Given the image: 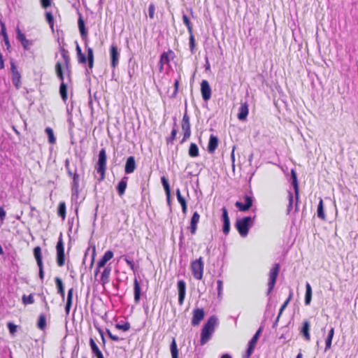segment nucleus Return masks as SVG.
I'll return each mask as SVG.
<instances>
[{"mask_svg": "<svg viewBox=\"0 0 358 358\" xmlns=\"http://www.w3.org/2000/svg\"><path fill=\"white\" fill-rule=\"evenodd\" d=\"M205 313L203 308H196L193 310V317L192 319V324L198 326L203 319Z\"/></svg>", "mask_w": 358, "mask_h": 358, "instance_id": "16", "label": "nucleus"}, {"mask_svg": "<svg viewBox=\"0 0 358 358\" xmlns=\"http://www.w3.org/2000/svg\"><path fill=\"white\" fill-rule=\"evenodd\" d=\"M181 127L184 134L183 138L180 141V143H183L187 139H188L190 137L191 135L189 117L187 115V110H185V114L182 120Z\"/></svg>", "mask_w": 358, "mask_h": 358, "instance_id": "8", "label": "nucleus"}, {"mask_svg": "<svg viewBox=\"0 0 358 358\" xmlns=\"http://www.w3.org/2000/svg\"><path fill=\"white\" fill-rule=\"evenodd\" d=\"M59 94L64 102H66L68 98L67 94V84L65 82H62L59 86Z\"/></svg>", "mask_w": 358, "mask_h": 358, "instance_id": "34", "label": "nucleus"}, {"mask_svg": "<svg viewBox=\"0 0 358 358\" xmlns=\"http://www.w3.org/2000/svg\"><path fill=\"white\" fill-rule=\"evenodd\" d=\"M310 322L305 320L303 322L302 327L300 329V334L304 338L306 341H310Z\"/></svg>", "mask_w": 358, "mask_h": 358, "instance_id": "19", "label": "nucleus"}, {"mask_svg": "<svg viewBox=\"0 0 358 358\" xmlns=\"http://www.w3.org/2000/svg\"><path fill=\"white\" fill-rule=\"evenodd\" d=\"M59 52L63 59V63L58 61L55 64V73L62 82H64V72L66 74L67 80L71 82V58L69 51L63 46H59Z\"/></svg>", "mask_w": 358, "mask_h": 358, "instance_id": "1", "label": "nucleus"}, {"mask_svg": "<svg viewBox=\"0 0 358 358\" xmlns=\"http://www.w3.org/2000/svg\"><path fill=\"white\" fill-rule=\"evenodd\" d=\"M110 66L115 69L119 64L120 52L116 45L113 43L110 47Z\"/></svg>", "mask_w": 358, "mask_h": 358, "instance_id": "11", "label": "nucleus"}, {"mask_svg": "<svg viewBox=\"0 0 358 358\" xmlns=\"http://www.w3.org/2000/svg\"><path fill=\"white\" fill-rule=\"evenodd\" d=\"M106 160L107 156L105 148H102L99 153V159L96 165V170L100 175L99 181H102L105 178V173L106 170Z\"/></svg>", "mask_w": 358, "mask_h": 358, "instance_id": "4", "label": "nucleus"}, {"mask_svg": "<svg viewBox=\"0 0 358 358\" xmlns=\"http://www.w3.org/2000/svg\"><path fill=\"white\" fill-rule=\"evenodd\" d=\"M155 6L154 3H150L148 7V15L150 19H153L155 17Z\"/></svg>", "mask_w": 358, "mask_h": 358, "instance_id": "57", "label": "nucleus"}, {"mask_svg": "<svg viewBox=\"0 0 358 358\" xmlns=\"http://www.w3.org/2000/svg\"><path fill=\"white\" fill-rule=\"evenodd\" d=\"M178 133V126L176 120L173 123V128L171 132V134L169 137L166 138V143L167 144H173L174 140L176 139V134Z\"/></svg>", "mask_w": 358, "mask_h": 358, "instance_id": "32", "label": "nucleus"}, {"mask_svg": "<svg viewBox=\"0 0 358 358\" xmlns=\"http://www.w3.org/2000/svg\"><path fill=\"white\" fill-rule=\"evenodd\" d=\"M169 54H173V52L171 50H169V52H164L161 55L159 62V64L160 65V71L162 70L163 65L164 64H169V62H170Z\"/></svg>", "mask_w": 358, "mask_h": 358, "instance_id": "31", "label": "nucleus"}, {"mask_svg": "<svg viewBox=\"0 0 358 358\" xmlns=\"http://www.w3.org/2000/svg\"><path fill=\"white\" fill-rule=\"evenodd\" d=\"M204 264L202 257L193 261L191 263V270L193 276L197 280H201L203 273Z\"/></svg>", "mask_w": 358, "mask_h": 358, "instance_id": "5", "label": "nucleus"}, {"mask_svg": "<svg viewBox=\"0 0 358 358\" xmlns=\"http://www.w3.org/2000/svg\"><path fill=\"white\" fill-rule=\"evenodd\" d=\"M124 260L126 262L127 264L131 268V270H134V262L132 259H131L128 256H122Z\"/></svg>", "mask_w": 358, "mask_h": 358, "instance_id": "56", "label": "nucleus"}, {"mask_svg": "<svg viewBox=\"0 0 358 358\" xmlns=\"http://www.w3.org/2000/svg\"><path fill=\"white\" fill-rule=\"evenodd\" d=\"M244 201H245V203H246L247 205H248L249 206H252V203H253V197L252 196H249V195H245L244 196Z\"/></svg>", "mask_w": 358, "mask_h": 358, "instance_id": "62", "label": "nucleus"}, {"mask_svg": "<svg viewBox=\"0 0 358 358\" xmlns=\"http://www.w3.org/2000/svg\"><path fill=\"white\" fill-rule=\"evenodd\" d=\"M45 131L46 134L48 135V142L50 144H55L56 142V138L54 136V132H53L52 129H51L50 127H47Z\"/></svg>", "mask_w": 358, "mask_h": 358, "instance_id": "43", "label": "nucleus"}, {"mask_svg": "<svg viewBox=\"0 0 358 358\" xmlns=\"http://www.w3.org/2000/svg\"><path fill=\"white\" fill-rule=\"evenodd\" d=\"M188 154L191 157H198L199 155V148L196 143H192L189 145Z\"/></svg>", "mask_w": 358, "mask_h": 358, "instance_id": "37", "label": "nucleus"}, {"mask_svg": "<svg viewBox=\"0 0 358 358\" xmlns=\"http://www.w3.org/2000/svg\"><path fill=\"white\" fill-rule=\"evenodd\" d=\"M317 215L318 218L321 219L322 220H326V215L324 213V208L323 201H322V199H320V202L317 205Z\"/></svg>", "mask_w": 358, "mask_h": 358, "instance_id": "33", "label": "nucleus"}, {"mask_svg": "<svg viewBox=\"0 0 358 358\" xmlns=\"http://www.w3.org/2000/svg\"><path fill=\"white\" fill-rule=\"evenodd\" d=\"M288 197H289V205L287 206V212L289 213L292 208V204H293V194L291 192H288Z\"/></svg>", "mask_w": 358, "mask_h": 358, "instance_id": "61", "label": "nucleus"}, {"mask_svg": "<svg viewBox=\"0 0 358 358\" xmlns=\"http://www.w3.org/2000/svg\"><path fill=\"white\" fill-rule=\"evenodd\" d=\"M72 178L71 183V198L73 200H77L79 195V180L80 176L77 173V168L74 166V173Z\"/></svg>", "mask_w": 358, "mask_h": 358, "instance_id": "9", "label": "nucleus"}, {"mask_svg": "<svg viewBox=\"0 0 358 358\" xmlns=\"http://www.w3.org/2000/svg\"><path fill=\"white\" fill-rule=\"evenodd\" d=\"M57 251V264L59 266H63L65 263L64 247L62 238V233H60L58 241L56 245Z\"/></svg>", "mask_w": 358, "mask_h": 358, "instance_id": "6", "label": "nucleus"}, {"mask_svg": "<svg viewBox=\"0 0 358 358\" xmlns=\"http://www.w3.org/2000/svg\"><path fill=\"white\" fill-rule=\"evenodd\" d=\"M182 21H183V23L187 27L189 34V33H192V31H193L192 25L191 22H190V20L189 19V17H188V16L187 15L183 14V15H182Z\"/></svg>", "mask_w": 358, "mask_h": 358, "instance_id": "45", "label": "nucleus"}, {"mask_svg": "<svg viewBox=\"0 0 358 358\" xmlns=\"http://www.w3.org/2000/svg\"><path fill=\"white\" fill-rule=\"evenodd\" d=\"M279 270L280 265L278 264H275L269 271V280L268 282V290L266 293L267 296H268L271 294V292L273 291L279 273Z\"/></svg>", "mask_w": 358, "mask_h": 358, "instance_id": "7", "label": "nucleus"}, {"mask_svg": "<svg viewBox=\"0 0 358 358\" xmlns=\"http://www.w3.org/2000/svg\"><path fill=\"white\" fill-rule=\"evenodd\" d=\"M255 346L248 344V347L245 351V355H243V358H250L254 351Z\"/></svg>", "mask_w": 358, "mask_h": 358, "instance_id": "53", "label": "nucleus"}, {"mask_svg": "<svg viewBox=\"0 0 358 358\" xmlns=\"http://www.w3.org/2000/svg\"><path fill=\"white\" fill-rule=\"evenodd\" d=\"M113 257V252L111 250H107L103 256L100 259L98 262V267H104L107 262L111 259Z\"/></svg>", "mask_w": 358, "mask_h": 358, "instance_id": "26", "label": "nucleus"}, {"mask_svg": "<svg viewBox=\"0 0 358 358\" xmlns=\"http://www.w3.org/2000/svg\"><path fill=\"white\" fill-rule=\"evenodd\" d=\"M201 93L202 98L205 101H208L211 97V88L206 80H203L201 83Z\"/></svg>", "mask_w": 358, "mask_h": 358, "instance_id": "14", "label": "nucleus"}, {"mask_svg": "<svg viewBox=\"0 0 358 358\" xmlns=\"http://www.w3.org/2000/svg\"><path fill=\"white\" fill-rule=\"evenodd\" d=\"M57 214L59 217L64 220L66 217V204L65 202H60L57 208Z\"/></svg>", "mask_w": 358, "mask_h": 358, "instance_id": "40", "label": "nucleus"}, {"mask_svg": "<svg viewBox=\"0 0 358 358\" xmlns=\"http://www.w3.org/2000/svg\"><path fill=\"white\" fill-rule=\"evenodd\" d=\"M89 343L93 355L96 358H104L101 351L99 350L98 345L96 344L94 340L92 338H90Z\"/></svg>", "mask_w": 358, "mask_h": 358, "instance_id": "23", "label": "nucleus"}, {"mask_svg": "<svg viewBox=\"0 0 358 358\" xmlns=\"http://www.w3.org/2000/svg\"><path fill=\"white\" fill-rule=\"evenodd\" d=\"M136 161L135 157L134 156H129L124 166V172L127 174H130L134 171L136 169Z\"/></svg>", "mask_w": 358, "mask_h": 358, "instance_id": "20", "label": "nucleus"}, {"mask_svg": "<svg viewBox=\"0 0 358 358\" xmlns=\"http://www.w3.org/2000/svg\"><path fill=\"white\" fill-rule=\"evenodd\" d=\"M189 50L190 52L194 54V49H195V39L194 36L193 35V33H189Z\"/></svg>", "mask_w": 358, "mask_h": 358, "instance_id": "48", "label": "nucleus"}, {"mask_svg": "<svg viewBox=\"0 0 358 358\" xmlns=\"http://www.w3.org/2000/svg\"><path fill=\"white\" fill-rule=\"evenodd\" d=\"M55 281L56 287L57 289V293L61 295L62 299L64 300L65 294H64V286L63 282H62V279L59 278V277H56L55 279Z\"/></svg>", "mask_w": 358, "mask_h": 358, "instance_id": "30", "label": "nucleus"}, {"mask_svg": "<svg viewBox=\"0 0 358 358\" xmlns=\"http://www.w3.org/2000/svg\"><path fill=\"white\" fill-rule=\"evenodd\" d=\"M217 297L221 298L222 294V289H223V282L221 280H217Z\"/></svg>", "mask_w": 358, "mask_h": 358, "instance_id": "52", "label": "nucleus"}, {"mask_svg": "<svg viewBox=\"0 0 358 358\" xmlns=\"http://www.w3.org/2000/svg\"><path fill=\"white\" fill-rule=\"evenodd\" d=\"M45 18L50 27L52 29L54 24V17L52 14L50 12H46Z\"/></svg>", "mask_w": 358, "mask_h": 358, "instance_id": "49", "label": "nucleus"}, {"mask_svg": "<svg viewBox=\"0 0 358 358\" xmlns=\"http://www.w3.org/2000/svg\"><path fill=\"white\" fill-rule=\"evenodd\" d=\"M334 334V328H331V329L329 331L327 337L326 338V340H325V345H326L325 350H326L331 348Z\"/></svg>", "mask_w": 358, "mask_h": 358, "instance_id": "39", "label": "nucleus"}, {"mask_svg": "<svg viewBox=\"0 0 358 358\" xmlns=\"http://www.w3.org/2000/svg\"><path fill=\"white\" fill-rule=\"evenodd\" d=\"M161 182L167 197L171 196V189L168 180L165 176L161 178Z\"/></svg>", "mask_w": 358, "mask_h": 358, "instance_id": "38", "label": "nucleus"}, {"mask_svg": "<svg viewBox=\"0 0 358 358\" xmlns=\"http://www.w3.org/2000/svg\"><path fill=\"white\" fill-rule=\"evenodd\" d=\"M170 350L172 358H178V350L175 338H172V341L170 345Z\"/></svg>", "mask_w": 358, "mask_h": 358, "instance_id": "36", "label": "nucleus"}, {"mask_svg": "<svg viewBox=\"0 0 358 358\" xmlns=\"http://www.w3.org/2000/svg\"><path fill=\"white\" fill-rule=\"evenodd\" d=\"M96 255V248L95 245L92 246V254H91V259H90V268H92L94 262V258Z\"/></svg>", "mask_w": 358, "mask_h": 358, "instance_id": "59", "label": "nucleus"}, {"mask_svg": "<svg viewBox=\"0 0 358 358\" xmlns=\"http://www.w3.org/2000/svg\"><path fill=\"white\" fill-rule=\"evenodd\" d=\"M218 143H219L218 138L216 136L211 134L210 136L208 143V147H207L208 152L211 154L214 153L218 146Z\"/></svg>", "mask_w": 358, "mask_h": 358, "instance_id": "21", "label": "nucleus"}, {"mask_svg": "<svg viewBox=\"0 0 358 358\" xmlns=\"http://www.w3.org/2000/svg\"><path fill=\"white\" fill-rule=\"evenodd\" d=\"M7 327L11 334H14L17 331V326L13 322H8L7 324Z\"/></svg>", "mask_w": 358, "mask_h": 358, "instance_id": "58", "label": "nucleus"}, {"mask_svg": "<svg viewBox=\"0 0 358 358\" xmlns=\"http://www.w3.org/2000/svg\"><path fill=\"white\" fill-rule=\"evenodd\" d=\"M65 168L67 171V173L69 175V177H71L73 176V173H74V170H72L71 168H70V160L69 159H66L65 160Z\"/></svg>", "mask_w": 358, "mask_h": 358, "instance_id": "51", "label": "nucleus"}, {"mask_svg": "<svg viewBox=\"0 0 358 358\" xmlns=\"http://www.w3.org/2000/svg\"><path fill=\"white\" fill-rule=\"evenodd\" d=\"M128 177L124 176L118 182L116 189L120 196H122L126 190L127 186Z\"/></svg>", "mask_w": 358, "mask_h": 358, "instance_id": "24", "label": "nucleus"}, {"mask_svg": "<svg viewBox=\"0 0 358 358\" xmlns=\"http://www.w3.org/2000/svg\"><path fill=\"white\" fill-rule=\"evenodd\" d=\"M10 71L12 74L13 84L17 89H19L21 84V75L17 71V66L14 62H10Z\"/></svg>", "mask_w": 358, "mask_h": 358, "instance_id": "12", "label": "nucleus"}, {"mask_svg": "<svg viewBox=\"0 0 358 358\" xmlns=\"http://www.w3.org/2000/svg\"><path fill=\"white\" fill-rule=\"evenodd\" d=\"M111 273V267L106 266L104 268L101 275V282L103 285L107 284L109 282V278Z\"/></svg>", "mask_w": 358, "mask_h": 358, "instance_id": "29", "label": "nucleus"}, {"mask_svg": "<svg viewBox=\"0 0 358 358\" xmlns=\"http://www.w3.org/2000/svg\"><path fill=\"white\" fill-rule=\"evenodd\" d=\"M176 196H177V199L178 201V202L180 203V204H182V203H186V200L180 194V191L179 189H176Z\"/></svg>", "mask_w": 358, "mask_h": 358, "instance_id": "60", "label": "nucleus"}, {"mask_svg": "<svg viewBox=\"0 0 358 358\" xmlns=\"http://www.w3.org/2000/svg\"><path fill=\"white\" fill-rule=\"evenodd\" d=\"M255 346L248 344V347L245 351V355H243V358H250L254 351Z\"/></svg>", "mask_w": 358, "mask_h": 358, "instance_id": "54", "label": "nucleus"}, {"mask_svg": "<svg viewBox=\"0 0 358 358\" xmlns=\"http://www.w3.org/2000/svg\"><path fill=\"white\" fill-rule=\"evenodd\" d=\"M213 334V333L210 332V331H208L204 328H202L200 340L201 345H205L211 338Z\"/></svg>", "mask_w": 358, "mask_h": 358, "instance_id": "27", "label": "nucleus"}, {"mask_svg": "<svg viewBox=\"0 0 358 358\" xmlns=\"http://www.w3.org/2000/svg\"><path fill=\"white\" fill-rule=\"evenodd\" d=\"M79 14V17L78 20V26L79 29V31L80 34V36L85 42V49L87 53V64L88 68L92 70L94 66V52L92 48L88 47V38H87V29L85 27V21L83 18V16L80 13Z\"/></svg>", "mask_w": 358, "mask_h": 358, "instance_id": "2", "label": "nucleus"}, {"mask_svg": "<svg viewBox=\"0 0 358 358\" xmlns=\"http://www.w3.org/2000/svg\"><path fill=\"white\" fill-rule=\"evenodd\" d=\"M235 206L241 212H246L251 208V206H249L246 203H243L241 201H236L235 203Z\"/></svg>", "mask_w": 358, "mask_h": 358, "instance_id": "46", "label": "nucleus"}, {"mask_svg": "<svg viewBox=\"0 0 358 358\" xmlns=\"http://www.w3.org/2000/svg\"><path fill=\"white\" fill-rule=\"evenodd\" d=\"M46 327V317L44 314H41L38 317V322H37V327L43 330Z\"/></svg>", "mask_w": 358, "mask_h": 358, "instance_id": "42", "label": "nucleus"}, {"mask_svg": "<svg viewBox=\"0 0 358 358\" xmlns=\"http://www.w3.org/2000/svg\"><path fill=\"white\" fill-rule=\"evenodd\" d=\"M292 292H290L289 297L287 299V300L283 303V304L280 307L281 311H283L285 310V308L287 307V306L289 303V301L292 299Z\"/></svg>", "mask_w": 358, "mask_h": 358, "instance_id": "64", "label": "nucleus"}, {"mask_svg": "<svg viewBox=\"0 0 358 358\" xmlns=\"http://www.w3.org/2000/svg\"><path fill=\"white\" fill-rule=\"evenodd\" d=\"M178 291V303L182 305L184 302L186 294V283L183 280H180L177 283Z\"/></svg>", "mask_w": 358, "mask_h": 358, "instance_id": "15", "label": "nucleus"}, {"mask_svg": "<svg viewBox=\"0 0 358 358\" xmlns=\"http://www.w3.org/2000/svg\"><path fill=\"white\" fill-rule=\"evenodd\" d=\"M78 61L80 64H85L87 60V56L86 57L85 54L82 53L78 55Z\"/></svg>", "mask_w": 358, "mask_h": 358, "instance_id": "63", "label": "nucleus"}, {"mask_svg": "<svg viewBox=\"0 0 358 358\" xmlns=\"http://www.w3.org/2000/svg\"><path fill=\"white\" fill-rule=\"evenodd\" d=\"M262 330H263V327H260L258 330L256 331V333L255 334V335L252 336V338H251V340L249 341L248 344L249 345H251L252 346H255L262 332Z\"/></svg>", "mask_w": 358, "mask_h": 358, "instance_id": "41", "label": "nucleus"}, {"mask_svg": "<svg viewBox=\"0 0 358 358\" xmlns=\"http://www.w3.org/2000/svg\"><path fill=\"white\" fill-rule=\"evenodd\" d=\"M255 218V216H254L253 217L250 216H246L236 220L235 222V227L238 231L241 236L246 237L248 236L249 229L254 224Z\"/></svg>", "mask_w": 358, "mask_h": 358, "instance_id": "3", "label": "nucleus"}, {"mask_svg": "<svg viewBox=\"0 0 358 358\" xmlns=\"http://www.w3.org/2000/svg\"><path fill=\"white\" fill-rule=\"evenodd\" d=\"M248 115V105L247 102L241 103L238 113V118L239 120H245Z\"/></svg>", "mask_w": 358, "mask_h": 358, "instance_id": "22", "label": "nucleus"}, {"mask_svg": "<svg viewBox=\"0 0 358 358\" xmlns=\"http://www.w3.org/2000/svg\"><path fill=\"white\" fill-rule=\"evenodd\" d=\"M130 327H131L130 324L128 322L122 321L121 322L117 323L115 324L116 329L122 330L123 331H127L129 330Z\"/></svg>", "mask_w": 358, "mask_h": 358, "instance_id": "44", "label": "nucleus"}, {"mask_svg": "<svg viewBox=\"0 0 358 358\" xmlns=\"http://www.w3.org/2000/svg\"><path fill=\"white\" fill-rule=\"evenodd\" d=\"M290 182L294 187L296 199H297L299 196V185L296 173L294 169L291 170Z\"/></svg>", "mask_w": 358, "mask_h": 358, "instance_id": "25", "label": "nucleus"}, {"mask_svg": "<svg viewBox=\"0 0 358 358\" xmlns=\"http://www.w3.org/2000/svg\"><path fill=\"white\" fill-rule=\"evenodd\" d=\"M222 220L223 222L222 231L227 235L230 231V220L228 215V210L225 206L222 208Z\"/></svg>", "mask_w": 358, "mask_h": 358, "instance_id": "13", "label": "nucleus"}, {"mask_svg": "<svg viewBox=\"0 0 358 358\" xmlns=\"http://www.w3.org/2000/svg\"><path fill=\"white\" fill-rule=\"evenodd\" d=\"M17 38L21 43L23 48L26 50H29L33 43L27 39L25 35L22 33L19 28L17 29Z\"/></svg>", "mask_w": 358, "mask_h": 358, "instance_id": "17", "label": "nucleus"}, {"mask_svg": "<svg viewBox=\"0 0 358 358\" xmlns=\"http://www.w3.org/2000/svg\"><path fill=\"white\" fill-rule=\"evenodd\" d=\"M134 301L138 303L141 299V289L139 282L136 278L134 279Z\"/></svg>", "mask_w": 358, "mask_h": 358, "instance_id": "28", "label": "nucleus"}, {"mask_svg": "<svg viewBox=\"0 0 358 358\" xmlns=\"http://www.w3.org/2000/svg\"><path fill=\"white\" fill-rule=\"evenodd\" d=\"M199 219H200L199 214L197 212H194L192 216L190 224L197 225V224L199 222Z\"/></svg>", "mask_w": 358, "mask_h": 358, "instance_id": "50", "label": "nucleus"}, {"mask_svg": "<svg viewBox=\"0 0 358 358\" xmlns=\"http://www.w3.org/2000/svg\"><path fill=\"white\" fill-rule=\"evenodd\" d=\"M34 256L36 259L37 265L38 266V276L41 280H43L44 278V271H43V264L42 261V254L41 249L39 246H36L34 248Z\"/></svg>", "mask_w": 358, "mask_h": 358, "instance_id": "10", "label": "nucleus"}, {"mask_svg": "<svg viewBox=\"0 0 358 358\" xmlns=\"http://www.w3.org/2000/svg\"><path fill=\"white\" fill-rule=\"evenodd\" d=\"M255 346L248 344V347L245 351V355H243V358H250L254 351Z\"/></svg>", "mask_w": 358, "mask_h": 358, "instance_id": "55", "label": "nucleus"}, {"mask_svg": "<svg viewBox=\"0 0 358 358\" xmlns=\"http://www.w3.org/2000/svg\"><path fill=\"white\" fill-rule=\"evenodd\" d=\"M312 300V287L309 282L306 283V291L305 294V304L310 305Z\"/></svg>", "mask_w": 358, "mask_h": 358, "instance_id": "35", "label": "nucleus"}, {"mask_svg": "<svg viewBox=\"0 0 358 358\" xmlns=\"http://www.w3.org/2000/svg\"><path fill=\"white\" fill-rule=\"evenodd\" d=\"M22 303L24 304V305H27V304H33L34 303V296H33V294H31L29 295H25L24 294L22 297Z\"/></svg>", "mask_w": 358, "mask_h": 358, "instance_id": "47", "label": "nucleus"}, {"mask_svg": "<svg viewBox=\"0 0 358 358\" xmlns=\"http://www.w3.org/2000/svg\"><path fill=\"white\" fill-rule=\"evenodd\" d=\"M218 324V319L215 315L210 316L207 322L204 324L203 328L210 331L212 333H214L215 330V327Z\"/></svg>", "mask_w": 358, "mask_h": 358, "instance_id": "18", "label": "nucleus"}]
</instances>
